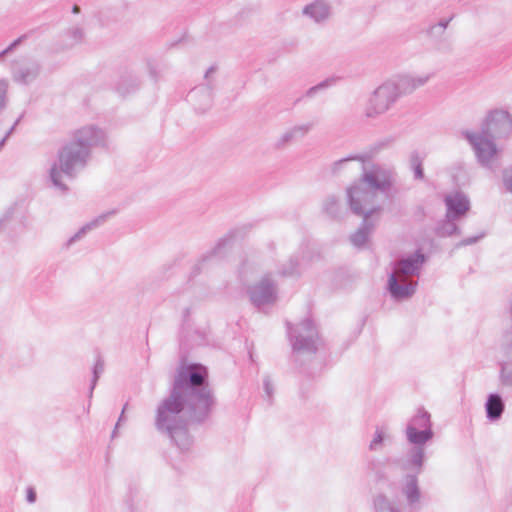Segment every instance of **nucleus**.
Segmentation results:
<instances>
[{"label": "nucleus", "mask_w": 512, "mask_h": 512, "mask_svg": "<svg viewBox=\"0 0 512 512\" xmlns=\"http://www.w3.org/2000/svg\"><path fill=\"white\" fill-rule=\"evenodd\" d=\"M140 86V81L135 75L122 76L117 84V91L122 96L135 92Z\"/></svg>", "instance_id": "nucleus-27"}, {"label": "nucleus", "mask_w": 512, "mask_h": 512, "mask_svg": "<svg viewBox=\"0 0 512 512\" xmlns=\"http://www.w3.org/2000/svg\"><path fill=\"white\" fill-rule=\"evenodd\" d=\"M357 216L363 217L360 227L350 236V241L355 247H363L368 241L370 235L376 227V220L372 218L374 214L354 213Z\"/></svg>", "instance_id": "nucleus-17"}, {"label": "nucleus", "mask_w": 512, "mask_h": 512, "mask_svg": "<svg viewBox=\"0 0 512 512\" xmlns=\"http://www.w3.org/2000/svg\"><path fill=\"white\" fill-rule=\"evenodd\" d=\"M207 378V369L200 364L180 366L170 394L156 409L157 431L166 435L181 451H188L193 444L188 424L204 422L214 406Z\"/></svg>", "instance_id": "nucleus-1"}, {"label": "nucleus", "mask_w": 512, "mask_h": 512, "mask_svg": "<svg viewBox=\"0 0 512 512\" xmlns=\"http://www.w3.org/2000/svg\"><path fill=\"white\" fill-rule=\"evenodd\" d=\"M360 161L361 163L364 162V156L361 155H355V156H349L343 159H340L338 161H335L331 165V172L334 175H337L350 161Z\"/></svg>", "instance_id": "nucleus-32"}, {"label": "nucleus", "mask_w": 512, "mask_h": 512, "mask_svg": "<svg viewBox=\"0 0 512 512\" xmlns=\"http://www.w3.org/2000/svg\"><path fill=\"white\" fill-rule=\"evenodd\" d=\"M444 203L446 206V215L449 218L459 220L470 210V200L462 192H454L445 195Z\"/></svg>", "instance_id": "nucleus-13"}, {"label": "nucleus", "mask_w": 512, "mask_h": 512, "mask_svg": "<svg viewBox=\"0 0 512 512\" xmlns=\"http://www.w3.org/2000/svg\"><path fill=\"white\" fill-rule=\"evenodd\" d=\"M394 81L388 80L374 90L366 107L365 115L368 118H375L384 114L396 102L399 97Z\"/></svg>", "instance_id": "nucleus-6"}, {"label": "nucleus", "mask_w": 512, "mask_h": 512, "mask_svg": "<svg viewBox=\"0 0 512 512\" xmlns=\"http://www.w3.org/2000/svg\"><path fill=\"white\" fill-rule=\"evenodd\" d=\"M453 19V16H451L450 18L448 19H441L437 24L442 28L444 29V31L447 29L450 21Z\"/></svg>", "instance_id": "nucleus-45"}, {"label": "nucleus", "mask_w": 512, "mask_h": 512, "mask_svg": "<svg viewBox=\"0 0 512 512\" xmlns=\"http://www.w3.org/2000/svg\"><path fill=\"white\" fill-rule=\"evenodd\" d=\"M508 337H509V335H508V334H507V335H505V338H506V341H507V342H508V341H510V339H508ZM511 342H512V336H511Z\"/></svg>", "instance_id": "nucleus-50"}, {"label": "nucleus", "mask_w": 512, "mask_h": 512, "mask_svg": "<svg viewBox=\"0 0 512 512\" xmlns=\"http://www.w3.org/2000/svg\"><path fill=\"white\" fill-rule=\"evenodd\" d=\"M234 237V233H230L229 235L221 238L218 243L215 245L213 249H211L207 254H205L201 259V264L212 260L213 258H220L224 255L225 251L231 246L232 238Z\"/></svg>", "instance_id": "nucleus-22"}, {"label": "nucleus", "mask_w": 512, "mask_h": 512, "mask_svg": "<svg viewBox=\"0 0 512 512\" xmlns=\"http://www.w3.org/2000/svg\"><path fill=\"white\" fill-rule=\"evenodd\" d=\"M504 402L499 394H490L485 404L486 416L490 421H497L504 412Z\"/></svg>", "instance_id": "nucleus-21"}, {"label": "nucleus", "mask_w": 512, "mask_h": 512, "mask_svg": "<svg viewBox=\"0 0 512 512\" xmlns=\"http://www.w3.org/2000/svg\"><path fill=\"white\" fill-rule=\"evenodd\" d=\"M402 493L406 497L407 503L411 509H420L421 492L416 475H406L404 485L402 487Z\"/></svg>", "instance_id": "nucleus-18"}, {"label": "nucleus", "mask_w": 512, "mask_h": 512, "mask_svg": "<svg viewBox=\"0 0 512 512\" xmlns=\"http://www.w3.org/2000/svg\"><path fill=\"white\" fill-rule=\"evenodd\" d=\"M317 124L316 120L299 123L286 130L276 141L275 146L282 149L292 141L304 138Z\"/></svg>", "instance_id": "nucleus-16"}, {"label": "nucleus", "mask_w": 512, "mask_h": 512, "mask_svg": "<svg viewBox=\"0 0 512 512\" xmlns=\"http://www.w3.org/2000/svg\"><path fill=\"white\" fill-rule=\"evenodd\" d=\"M302 15L315 24L323 25L332 16V7L324 0H315L303 7Z\"/></svg>", "instance_id": "nucleus-14"}, {"label": "nucleus", "mask_w": 512, "mask_h": 512, "mask_svg": "<svg viewBox=\"0 0 512 512\" xmlns=\"http://www.w3.org/2000/svg\"><path fill=\"white\" fill-rule=\"evenodd\" d=\"M425 460V449L421 446L412 447L406 459L402 460L401 467L407 471H414L417 474L421 473Z\"/></svg>", "instance_id": "nucleus-19"}, {"label": "nucleus", "mask_w": 512, "mask_h": 512, "mask_svg": "<svg viewBox=\"0 0 512 512\" xmlns=\"http://www.w3.org/2000/svg\"><path fill=\"white\" fill-rule=\"evenodd\" d=\"M71 141L87 150L91 156V151L95 147H105L107 145L106 132L97 125L88 124L74 131Z\"/></svg>", "instance_id": "nucleus-7"}, {"label": "nucleus", "mask_w": 512, "mask_h": 512, "mask_svg": "<svg viewBox=\"0 0 512 512\" xmlns=\"http://www.w3.org/2000/svg\"><path fill=\"white\" fill-rule=\"evenodd\" d=\"M484 236H485V233H481L477 236L465 238L462 241H460L456 246L461 247V246L473 245V244L477 243L479 240H481Z\"/></svg>", "instance_id": "nucleus-39"}, {"label": "nucleus", "mask_w": 512, "mask_h": 512, "mask_svg": "<svg viewBox=\"0 0 512 512\" xmlns=\"http://www.w3.org/2000/svg\"><path fill=\"white\" fill-rule=\"evenodd\" d=\"M406 436L407 440L413 444L414 446H421L432 439L433 431L432 429L419 430L413 427H406Z\"/></svg>", "instance_id": "nucleus-24"}, {"label": "nucleus", "mask_w": 512, "mask_h": 512, "mask_svg": "<svg viewBox=\"0 0 512 512\" xmlns=\"http://www.w3.org/2000/svg\"><path fill=\"white\" fill-rule=\"evenodd\" d=\"M432 77L431 73H425L420 75L403 74L397 76L394 81L395 86L399 95L411 94L416 89L423 87Z\"/></svg>", "instance_id": "nucleus-15"}, {"label": "nucleus", "mask_w": 512, "mask_h": 512, "mask_svg": "<svg viewBox=\"0 0 512 512\" xmlns=\"http://www.w3.org/2000/svg\"><path fill=\"white\" fill-rule=\"evenodd\" d=\"M5 221H6L5 219H0V229H1V228H2V226L4 225V222H5Z\"/></svg>", "instance_id": "nucleus-49"}, {"label": "nucleus", "mask_w": 512, "mask_h": 512, "mask_svg": "<svg viewBox=\"0 0 512 512\" xmlns=\"http://www.w3.org/2000/svg\"><path fill=\"white\" fill-rule=\"evenodd\" d=\"M376 512H399V509L385 495L379 494L374 499Z\"/></svg>", "instance_id": "nucleus-30"}, {"label": "nucleus", "mask_w": 512, "mask_h": 512, "mask_svg": "<svg viewBox=\"0 0 512 512\" xmlns=\"http://www.w3.org/2000/svg\"><path fill=\"white\" fill-rule=\"evenodd\" d=\"M444 32V29H442L437 23L431 25L427 30L428 36L432 38H440L443 36Z\"/></svg>", "instance_id": "nucleus-38"}, {"label": "nucleus", "mask_w": 512, "mask_h": 512, "mask_svg": "<svg viewBox=\"0 0 512 512\" xmlns=\"http://www.w3.org/2000/svg\"><path fill=\"white\" fill-rule=\"evenodd\" d=\"M293 352L298 355H313L317 351L318 332L311 320L305 319L294 328L288 326Z\"/></svg>", "instance_id": "nucleus-5"}, {"label": "nucleus", "mask_w": 512, "mask_h": 512, "mask_svg": "<svg viewBox=\"0 0 512 512\" xmlns=\"http://www.w3.org/2000/svg\"><path fill=\"white\" fill-rule=\"evenodd\" d=\"M512 132V117L504 110L492 111L482 124L481 132L463 131L464 138L472 146L479 163L494 168L497 147L493 139L508 137Z\"/></svg>", "instance_id": "nucleus-3"}, {"label": "nucleus", "mask_w": 512, "mask_h": 512, "mask_svg": "<svg viewBox=\"0 0 512 512\" xmlns=\"http://www.w3.org/2000/svg\"><path fill=\"white\" fill-rule=\"evenodd\" d=\"M80 7L78 5L73 6V13H79Z\"/></svg>", "instance_id": "nucleus-47"}, {"label": "nucleus", "mask_w": 512, "mask_h": 512, "mask_svg": "<svg viewBox=\"0 0 512 512\" xmlns=\"http://www.w3.org/2000/svg\"><path fill=\"white\" fill-rule=\"evenodd\" d=\"M150 74L155 78L154 71L152 69L150 70Z\"/></svg>", "instance_id": "nucleus-51"}, {"label": "nucleus", "mask_w": 512, "mask_h": 512, "mask_svg": "<svg viewBox=\"0 0 512 512\" xmlns=\"http://www.w3.org/2000/svg\"><path fill=\"white\" fill-rule=\"evenodd\" d=\"M5 145V139H2L0 141V150L2 149V147Z\"/></svg>", "instance_id": "nucleus-48"}, {"label": "nucleus", "mask_w": 512, "mask_h": 512, "mask_svg": "<svg viewBox=\"0 0 512 512\" xmlns=\"http://www.w3.org/2000/svg\"><path fill=\"white\" fill-rule=\"evenodd\" d=\"M127 407H128V403H126V404L124 405V407H123V409H122V411H121V414H120V417H119V419H118V422L116 423L115 429H114V431H113V433H112V437H115V435H116V430H117V428H118L119 424L124 420V413H125V411H126Z\"/></svg>", "instance_id": "nucleus-43"}, {"label": "nucleus", "mask_w": 512, "mask_h": 512, "mask_svg": "<svg viewBox=\"0 0 512 512\" xmlns=\"http://www.w3.org/2000/svg\"><path fill=\"white\" fill-rule=\"evenodd\" d=\"M417 287V281H408L391 273L388 278L387 289L391 297L397 301L411 298Z\"/></svg>", "instance_id": "nucleus-12"}, {"label": "nucleus", "mask_w": 512, "mask_h": 512, "mask_svg": "<svg viewBox=\"0 0 512 512\" xmlns=\"http://www.w3.org/2000/svg\"><path fill=\"white\" fill-rule=\"evenodd\" d=\"M251 302L260 307L276 301L277 288L271 274L264 275L259 282L249 287L248 290Z\"/></svg>", "instance_id": "nucleus-8"}, {"label": "nucleus", "mask_w": 512, "mask_h": 512, "mask_svg": "<svg viewBox=\"0 0 512 512\" xmlns=\"http://www.w3.org/2000/svg\"><path fill=\"white\" fill-rule=\"evenodd\" d=\"M104 361L102 359H97L94 368H93V377L89 389L88 397L91 399L93 396V391L96 387L97 381L100 378V375L104 372Z\"/></svg>", "instance_id": "nucleus-31"}, {"label": "nucleus", "mask_w": 512, "mask_h": 512, "mask_svg": "<svg viewBox=\"0 0 512 512\" xmlns=\"http://www.w3.org/2000/svg\"><path fill=\"white\" fill-rule=\"evenodd\" d=\"M426 261L425 255L420 251H416L407 257L399 259L394 264L392 273H396L399 277L419 276L422 266Z\"/></svg>", "instance_id": "nucleus-11"}, {"label": "nucleus", "mask_w": 512, "mask_h": 512, "mask_svg": "<svg viewBox=\"0 0 512 512\" xmlns=\"http://www.w3.org/2000/svg\"><path fill=\"white\" fill-rule=\"evenodd\" d=\"M84 30L80 27H73L69 32L68 36L71 38L72 42L70 45H74L80 43L84 39Z\"/></svg>", "instance_id": "nucleus-34"}, {"label": "nucleus", "mask_w": 512, "mask_h": 512, "mask_svg": "<svg viewBox=\"0 0 512 512\" xmlns=\"http://www.w3.org/2000/svg\"><path fill=\"white\" fill-rule=\"evenodd\" d=\"M41 66L33 59H22L14 63L12 67V78L20 84H30L35 81L40 74Z\"/></svg>", "instance_id": "nucleus-10"}, {"label": "nucleus", "mask_w": 512, "mask_h": 512, "mask_svg": "<svg viewBox=\"0 0 512 512\" xmlns=\"http://www.w3.org/2000/svg\"><path fill=\"white\" fill-rule=\"evenodd\" d=\"M329 85H330L329 80H324V81H322L321 83H319V84H317V85H315V86H313V87L309 88V89H308V91H307V93H306V95H307L308 97H313L317 91H319V90H321V89H325V88H327Z\"/></svg>", "instance_id": "nucleus-40"}, {"label": "nucleus", "mask_w": 512, "mask_h": 512, "mask_svg": "<svg viewBox=\"0 0 512 512\" xmlns=\"http://www.w3.org/2000/svg\"><path fill=\"white\" fill-rule=\"evenodd\" d=\"M322 210L331 218H340L343 214V207L339 197L328 195L322 202Z\"/></svg>", "instance_id": "nucleus-26"}, {"label": "nucleus", "mask_w": 512, "mask_h": 512, "mask_svg": "<svg viewBox=\"0 0 512 512\" xmlns=\"http://www.w3.org/2000/svg\"><path fill=\"white\" fill-rule=\"evenodd\" d=\"M263 385H264V391H265L267 397L271 398L273 395L274 388H273V384H272L269 376H266L264 378Z\"/></svg>", "instance_id": "nucleus-41"}, {"label": "nucleus", "mask_w": 512, "mask_h": 512, "mask_svg": "<svg viewBox=\"0 0 512 512\" xmlns=\"http://www.w3.org/2000/svg\"><path fill=\"white\" fill-rule=\"evenodd\" d=\"M383 440H384L383 431L380 429H377L375 432V436L370 443V446H369L370 450H374V451L378 450L379 447L381 446Z\"/></svg>", "instance_id": "nucleus-36"}, {"label": "nucleus", "mask_w": 512, "mask_h": 512, "mask_svg": "<svg viewBox=\"0 0 512 512\" xmlns=\"http://www.w3.org/2000/svg\"><path fill=\"white\" fill-rule=\"evenodd\" d=\"M504 349L507 360L501 363L500 381L503 385L512 387V344Z\"/></svg>", "instance_id": "nucleus-25"}, {"label": "nucleus", "mask_w": 512, "mask_h": 512, "mask_svg": "<svg viewBox=\"0 0 512 512\" xmlns=\"http://www.w3.org/2000/svg\"><path fill=\"white\" fill-rule=\"evenodd\" d=\"M411 166H412L413 171H414V177L416 179H423L424 172H423V167H422V161H421L420 157L417 154L412 155V157H411Z\"/></svg>", "instance_id": "nucleus-33"}, {"label": "nucleus", "mask_w": 512, "mask_h": 512, "mask_svg": "<svg viewBox=\"0 0 512 512\" xmlns=\"http://www.w3.org/2000/svg\"><path fill=\"white\" fill-rule=\"evenodd\" d=\"M394 172L380 165L367 167L362 163L361 177L346 189L352 213L379 214L380 198H387L394 184Z\"/></svg>", "instance_id": "nucleus-2"}, {"label": "nucleus", "mask_w": 512, "mask_h": 512, "mask_svg": "<svg viewBox=\"0 0 512 512\" xmlns=\"http://www.w3.org/2000/svg\"><path fill=\"white\" fill-rule=\"evenodd\" d=\"M24 38V36L22 37H19L18 39L14 40L6 49H4L3 51L0 52V59L8 54L9 52L13 51L22 41V39Z\"/></svg>", "instance_id": "nucleus-42"}, {"label": "nucleus", "mask_w": 512, "mask_h": 512, "mask_svg": "<svg viewBox=\"0 0 512 512\" xmlns=\"http://www.w3.org/2000/svg\"><path fill=\"white\" fill-rule=\"evenodd\" d=\"M503 183L506 190L512 193V167L506 168L503 171Z\"/></svg>", "instance_id": "nucleus-37"}, {"label": "nucleus", "mask_w": 512, "mask_h": 512, "mask_svg": "<svg viewBox=\"0 0 512 512\" xmlns=\"http://www.w3.org/2000/svg\"><path fill=\"white\" fill-rule=\"evenodd\" d=\"M216 71L215 67H210L205 73L206 83L194 87L188 93L189 101L195 106L200 112H205L212 105L213 100V83L211 81V75Z\"/></svg>", "instance_id": "nucleus-9"}, {"label": "nucleus", "mask_w": 512, "mask_h": 512, "mask_svg": "<svg viewBox=\"0 0 512 512\" xmlns=\"http://www.w3.org/2000/svg\"><path fill=\"white\" fill-rule=\"evenodd\" d=\"M114 212H107V213H104L100 216H98L97 218H95L94 220L90 221L89 223L85 224L83 227H81L73 236H71L66 244H65V247L68 249L70 248L72 245H74L76 242L80 241L81 239H83V237L88 233L90 232L91 230H93L94 228L100 226L101 224H103L106 219L112 215Z\"/></svg>", "instance_id": "nucleus-20"}, {"label": "nucleus", "mask_w": 512, "mask_h": 512, "mask_svg": "<svg viewBox=\"0 0 512 512\" xmlns=\"http://www.w3.org/2000/svg\"><path fill=\"white\" fill-rule=\"evenodd\" d=\"M407 427H413L419 430L432 429L430 414L427 411L420 409L418 413L410 420Z\"/></svg>", "instance_id": "nucleus-28"}, {"label": "nucleus", "mask_w": 512, "mask_h": 512, "mask_svg": "<svg viewBox=\"0 0 512 512\" xmlns=\"http://www.w3.org/2000/svg\"><path fill=\"white\" fill-rule=\"evenodd\" d=\"M27 501L29 503H34L36 501V492L31 487L27 489Z\"/></svg>", "instance_id": "nucleus-44"}, {"label": "nucleus", "mask_w": 512, "mask_h": 512, "mask_svg": "<svg viewBox=\"0 0 512 512\" xmlns=\"http://www.w3.org/2000/svg\"><path fill=\"white\" fill-rule=\"evenodd\" d=\"M458 221L455 218H449L445 215V218L437 223L435 227V233L439 237H449L452 235H460L461 231L456 224Z\"/></svg>", "instance_id": "nucleus-23"}, {"label": "nucleus", "mask_w": 512, "mask_h": 512, "mask_svg": "<svg viewBox=\"0 0 512 512\" xmlns=\"http://www.w3.org/2000/svg\"><path fill=\"white\" fill-rule=\"evenodd\" d=\"M20 119L21 118H18L15 123L13 124V126L7 131L6 135L3 137V139H5V142L7 141V139L10 137V135L13 133L15 127L19 124L20 122Z\"/></svg>", "instance_id": "nucleus-46"}, {"label": "nucleus", "mask_w": 512, "mask_h": 512, "mask_svg": "<svg viewBox=\"0 0 512 512\" xmlns=\"http://www.w3.org/2000/svg\"><path fill=\"white\" fill-rule=\"evenodd\" d=\"M7 91L8 81L5 79H0V111L3 110L6 106Z\"/></svg>", "instance_id": "nucleus-35"}, {"label": "nucleus", "mask_w": 512, "mask_h": 512, "mask_svg": "<svg viewBox=\"0 0 512 512\" xmlns=\"http://www.w3.org/2000/svg\"><path fill=\"white\" fill-rule=\"evenodd\" d=\"M277 273L281 276H296L299 275V256L292 255L285 263H283Z\"/></svg>", "instance_id": "nucleus-29"}, {"label": "nucleus", "mask_w": 512, "mask_h": 512, "mask_svg": "<svg viewBox=\"0 0 512 512\" xmlns=\"http://www.w3.org/2000/svg\"><path fill=\"white\" fill-rule=\"evenodd\" d=\"M90 158L86 149L71 140L64 144L58 150L57 161L49 169V178L53 187L62 193L67 192L68 186L63 181V175L75 178L80 171L86 168Z\"/></svg>", "instance_id": "nucleus-4"}]
</instances>
